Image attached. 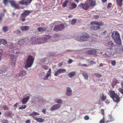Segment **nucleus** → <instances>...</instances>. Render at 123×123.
Here are the masks:
<instances>
[{"instance_id": "1", "label": "nucleus", "mask_w": 123, "mask_h": 123, "mask_svg": "<svg viewBox=\"0 0 123 123\" xmlns=\"http://www.w3.org/2000/svg\"><path fill=\"white\" fill-rule=\"evenodd\" d=\"M46 38H41L39 37H33L31 39V42L33 44H36L44 43L47 42V39H49L51 38L50 36L48 35Z\"/></svg>"}, {"instance_id": "2", "label": "nucleus", "mask_w": 123, "mask_h": 123, "mask_svg": "<svg viewBox=\"0 0 123 123\" xmlns=\"http://www.w3.org/2000/svg\"><path fill=\"white\" fill-rule=\"evenodd\" d=\"M111 35L112 38L117 45L122 47L120 49H123V47H122L121 40L119 33L117 31H114L112 32Z\"/></svg>"}, {"instance_id": "3", "label": "nucleus", "mask_w": 123, "mask_h": 123, "mask_svg": "<svg viewBox=\"0 0 123 123\" xmlns=\"http://www.w3.org/2000/svg\"><path fill=\"white\" fill-rule=\"evenodd\" d=\"M34 58L31 55H29L25 66V68H27L31 66L33 64Z\"/></svg>"}, {"instance_id": "4", "label": "nucleus", "mask_w": 123, "mask_h": 123, "mask_svg": "<svg viewBox=\"0 0 123 123\" xmlns=\"http://www.w3.org/2000/svg\"><path fill=\"white\" fill-rule=\"evenodd\" d=\"M90 36L86 33H85L83 34L80 37V39L79 41L80 42H84L87 41L89 37Z\"/></svg>"}, {"instance_id": "5", "label": "nucleus", "mask_w": 123, "mask_h": 123, "mask_svg": "<svg viewBox=\"0 0 123 123\" xmlns=\"http://www.w3.org/2000/svg\"><path fill=\"white\" fill-rule=\"evenodd\" d=\"M65 26L63 24H60L55 26L53 30L55 31H58L62 30L64 28Z\"/></svg>"}, {"instance_id": "6", "label": "nucleus", "mask_w": 123, "mask_h": 123, "mask_svg": "<svg viewBox=\"0 0 123 123\" xmlns=\"http://www.w3.org/2000/svg\"><path fill=\"white\" fill-rule=\"evenodd\" d=\"M79 7L81 8L82 9L84 10H87L89 8V6L86 1V2L84 3H81L78 6Z\"/></svg>"}, {"instance_id": "7", "label": "nucleus", "mask_w": 123, "mask_h": 123, "mask_svg": "<svg viewBox=\"0 0 123 123\" xmlns=\"http://www.w3.org/2000/svg\"><path fill=\"white\" fill-rule=\"evenodd\" d=\"M32 0H22L18 2V3L21 5L27 6L29 5L31 3Z\"/></svg>"}, {"instance_id": "8", "label": "nucleus", "mask_w": 123, "mask_h": 123, "mask_svg": "<svg viewBox=\"0 0 123 123\" xmlns=\"http://www.w3.org/2000/svg\"><path fill=\"white\" fill-rule=\"evenodd\" d=\"M66 71V70L64 69L60 68L58 69L54 74V75L57 76L60 73H64Z\"/></svg>"}, {"instance_id": "9", "label": "nucleus", "mask_w": 123, "mask_h": 123, "mask_svg": "<svg viewBox=\"0 0 123 123\" xmlns=\"http://www.w3.org/2000/svg\"><path fill=\"white\" fill-rule=\"evenodd\" d=\"M9 2L10 3L11 6L14 7L15 9H18L20 8V7L18 5L16 4L15 1L11 0L9 1Z\"/></svg>"}, {"instance_id": "10", "label": "nucleus", "mask_w": 123, "mask_h": 123, "mask_svg": "<svg viewBox=\"0 0 123 123\" xmlns=\"http://www.w3.org/2000/svg\"><path fill=\"white\" fill-rule=\"evenodd\" d=\"M61 107V105L60 104H55L52 106L50 109V110L51 111H52L57 110L60 108Z\"/></svg>"}, {"instance_id": "11", "label": "nucleus", "mask_w": 123, "mask_h": 123, "mask_svg": "<svg viewBox=\"0 0 123 123\" xmlns=\"http://www.w3.org/2000/svg\"><path fill=\"white\" fill-rule=\"evenodd\" d=\"M32 11L31 10H26L24 11V12L21 14V17L23 18L26 17L31 13Z\"/></svg>"}, {"instance_id": "12", "label": "nucleus", "mask_w": 123, "mask_h": 123, "mask_svg": "<svg viewBox=\"0 0 123 123\" xmlns=\"http://www.w3.org/2000/svg\"><path fill=\"white\" fill-rule=\"evenodd\" d=\"M89 6L94 7L96 5V1L92 0H87L86 1Z\"/></svg>"}, {"instance_id": "13", "label": "nucleus", "mask_w": 123, "mask_h": 123, "mask_svg": "<svg viewBox=\"0 0 123 123\" xmlns=\"http://www.w3.org/2000/svg\"><path fill=\"white\" fill-rule=\"evenodd\" d=\"M112 98L114 101L117 103H118L120 101V98L119 97V96L117 94L114 96V98Z\"/></svg>"}, {"instance_id": "14", "label": "nucleus", "mask_w": 123, "mask_h": 123, "mask_svg": "<svg viewBox=\"0 0 123 123\" xmlns=\"http://www.w3.org/2000/svg\"><path fill=\"white\" fill-rule=\"evenodd\" d=\"M91 25H96L98 26H102L103 23L102 22H99L97 21H93L90 22Z\"/></svg>"}, {"instance_id": "15", "label": "nucleus", "mask_w": 123, "mask_h": 123, "mask_svg": "<svg viewBox=\"0 0 123 123\" xmlns=\"http://www.w3.org/2000/svg\"><path fill=\"white\" fill-rule=\"evenodd\" d=\"M11 59V65L12 66H14L16 63V59L15 57L13 55L11 54L10 55Z\"/></svg>"}, {"instance_id": "16", "label": "nucleus", "mask_w": 123, "mask_h": 123, "mask_svg": "<svg viewBox=\"0 0 123 123\" xmlns=\"http://www.w3.org/2000/svg\"><path fill=\"white\" fill-rule=\"evenodd\" d=\"M108 93L110 97L112 98H114V96L117 94L116 93L115 91H113L112 89L110 90L109 91Z\"/></svg>"}, {"instance_id": "17", "label": "nucleus", "mask_w": 123, "mask_h": 123, "mask_svg": "<svg viewBox=\"0 0 123 123\" xmlns=\"http://www.w3.org/2000/svg\"><path fill=\"white\" fill-rule=\"evenodd\" d=\"M87 54L89 55H95L97 53V51L95 49L92 50H88L86 52Z\"/></svg>"}, {"instance_id": "18", "label": "nucleus", "mask_w": 123, "mask_h": 123, "mask_svg": "<svg viewBox=\"0 0 123 123\" xmlns=\"http://www.w3.org/2000/svg\"><path fill=\"white\" fill-rule=\"evenodd\" d=\"M30 96H29L27 97L23 98L21 100V102L23 104H25L28 101L30 98Z\"/></svg>"}, {"instance_id": "19", "label": "nucleus", "mask_w": 123, "mask_h": 123, "mask_svg": "<svg viewBox=\"0 0 123 123\" xmlns=\"http://www.w3.org/2000/svg\"><path fill=\"white\" fill-rule=\"evenodd\" d=\"M7 68L5 67H3L0 68V74H1L6 72Z\"/></svg>"}, {"instance_id": "20", "label": "nucleus", "mask_w": 123, "mask_h": 123, "mask_svg": "<svg viewBox=\"0 0 123 123\" xmlns=\"http://www.w3.org/2000/svg\"><path fill=\"white\" fill-rule=\"evenodd\" d=\"M5 116L7 117H11L13 116V114L11 111H8L5 113Z\"/></svg>"}, {"instance_id": "21", "label": "nucleus", "mask_w": 123, "mask_h": 123, "mask_svg": "<svg viewBox=\"0 0 123 123\" xmlns=\"http://www.w3.org/2000/svg\"><path fill=\"white\" fill-rule=\"evenodd\" d=\"M77 6V5L74 3H71L69 7V9L72 10L75 8Z\"/></svg>"}, {"instance_id": "22", "label": "nucleus", "mask_w": 123, "mask_h": 123, "mask_svg": "<svg viewBox=\"0 0 123 123\" xmlns=\"http://www.w3.org/2000/svg\"><path fill=\"white\" fill-rule=\"evenodd\" d=\"M33 119L39 123L43 122L45 121L43 119L40 118H37L36 117H33Z\"/></svg>"}, {"instance_id": "23", "label": "nucleus", "mask_w": 123, "mask_h": 123, "mask_svg": "<svg viewBox=\"0 0 123 123\" xmlns=\"http://www.w3.org/2000/svg\"><path fill=\"white\" fill-rule=\"evenodd\" d=\"M20 29L22 31H23L24 30H28L30 29V27L28 26H22L20 28Z\"/></svg>"}, {"instance_id": "24", "label": "nucleus", "mask_w": 123, "mask_h": 123, "mask_svg": "<svg viewBox=\"0 0 123 123\" xmlns=\"http://www.w3.org/2000/svg\"><path fill=\"white\" fill-rule=\"evenodd\" d=\"M26 74V72L25 70H23L20 71L19 73L18 77H22L25 76Z\"/></svg>"}, {"instance_id": "25", "label": "nucleus", "mask_w": 123, "mask_h": 123, "mask_svg": "<svg viewBox=\"0 0 123 123\" xmlns=\"http://www.w3.org/2000/svg\"><path fill=\"white\" fill-rule=\"evenodd\" d=\"M99 26H92L90 27V29L93 30H96L100 29V27Z\"/></svg>"}, {"instance_id": "26", "label": "nucleus", "mask_w": 123, "mask_h": 123, "mask_svg": "<svg viewBox=\"0 0 123 123\" xmlns=\"http://www.w3.org/2000/svg\"><path fill=\"white\" fill-rule=\"evenodd\" d=\"M72 93V91L70 88L68 87L67 89L66 94L67 95L70 96Z\"/></svg>"}, {"instance_id": "27", "label": "nucleus", "mask_w": 123, "mask_h": 123, "mask_svg": "<svg viewBox=\"0 0 123 123\" xmlns=\"http://www.w3.org/2000/svg\"><path fill=\"white\" fill-rule=\"evenodd\" d=\"M114 44L112 41L108 42L106 44V45L108 47V49H111L112 46H114Z\"/></svg>"}, {"instance_id": "28", "label": "nucleus", "mask_w": 123, "mask_h": 123, "mask_svg": "<svg viewBox=\"0 0 123 123\" xmlns=\"http://www.w3.org/2000/svg\"><path fill=\"white\" fill-rule=\"evenodd\" d=\"M123 0H116L117 5L120 7H121L122 5Z\"/></svg>"}, {"instance_id": "29", "label": "nucleus", "mask_w": 123, "mask_h": 123, "mask_svg": "<svg viewBox=\"0 0 123 123\" xmlns=\"http://www.w3.org/2000/svg\"><path fill=\"white\" fill-rule=\"evenodd\" d=\"M7 42L4 39H0V45L1 44L5 45L6 44Z\"/></svg>"}, {"instance_id": "30", "label": "nucleus", "mask_w": 123, "mask_h": 123, "mask_svg": "<svg viewBox=\"0 0 123 123\" xmlns=\"http://www.w3.org/2000/svg\"><path fill=\"white\" fill-rule=\"evenodd\" d=\"M38 31L39 32L44 31L46 30V29L44 27H39L37 28Z\"/></svg>"}, {"instance_id": "31", "label": "nucleus", "mask_w": 123, "mask_h": 123, "mask_svg": "<svg viewBox=\"0 0 123 123\" xmlns=\"http://www.w3.org/2000/svg\"><path fill=\"white\" fill-rule=\"evenodd\" d=\"M25 39H24L23 40H19L18 41V43L20 45H22L23 44H24L25 42Z\"/></svg>"}, {"instance_id": "32", "label": "nucleus", "mask_w": 123, "mask_h": 123, "mask_svg": "<svg viewBox=\"0 0 123 123\" xmlns=\"http://www.w3.org/2000/svg\"><path fill=\"white\" fill-rule=\"evenodd\" d=\"M39 114L38 113V112H34L30 114V116H31L32 117L33 119V117H35L34 116L39 115Z\"/></svg>"}, {"instance_id": "33", "label": "nucleus", "mask_w": 123, "mask_h": 123, "mask_svg": "<svg viewBox=\"0 0 123 123\" xmlns=\"http://www.w3.org/2000/svg\"><path fill=\"white\" fill-rule=\"evenodd\" d=\"M75 74V72H72L69 73L68 75V77L70 78H71Z\"/></svg>"}, {"instance_id": "34", "label": "nucleus", "mask_w": 123, "mask_h": 123, "mask_svg": "<svg viewBox=\"0 0 123 123\" xmlns=\"http://www.w3.org/2000/svg\"><path fill=\"white\" fill-rule=\"evenodd\" d=\"M100 98L102 100H106L107 98V97L106 95H105L104 93H102L100 96Z\"/></svg>"}, {"instance_id": "35", "label": "nucleus", "mask_w": 123, "mask_h": 123, "mask_svg": "<svg viewBox=\"0 0 123 123\" xmlns=\"http://www.w3.org/2000/svg\"><path fill=\"white\" fill-rule=\"evenodd\" d=\"M54 101L56 103H57L61 104L62 103V101L61 99H59L58 98L55 99H54Z\"/></svg>"}, {"instance_id": "36", "label": "nucleus", "mask_w": 123, "mask_h": 123, "mask_svg": "<svg viewBox=\"0 0 123 123\" xmlns=\"http://www.w3.org/2000/svg\"><path fill=\"white\" fill-rule=\"evenodd\" d=\"M82 74L85 79H88V75L87 73L84 72L82 73Z\"/></svg>"}, {"instance_id": "37", "label": "nucleus", "mask_w": 123, "mask_h": 123, "mask_svg": "<svg viewBox=\"0 0 123 123\" xmlns=\"http://www.w3.org/2000/svg\"><path fill=\"white\" fill-rule=\"evenodd\" d=\"M9 30L8 27L7 26L3 27L2 28V30L4 32H6L7 31Z\"/></svg>"}, {"instance_id": "38", "label": "nucleus", "mask_w": 123, "mask_h": 123, "mask_svg": "<svg viewBox=\"0 0 123 123\" xmlns=\"http://www.w3.org/2000/svg\"><path fill=\"white\" fill-rule=\"evenodd\" d=\"M50 75H49V74H47L46 75V76H45L43 78V79L44 80H46L48 79V78L49 76Z\"/></svg>"}, {"instance_id": "39", "label": "nucleus", "mask_w": 123, "mask_h": 123, "mask_svg": "<svg viewBox=\"0 0 123 123\" xmlns=\"http://www.w3.org/2000/svg\"><path fill=\"white\" fill-rule=\"evenodd\" d=\"M68 2V0H66L63 3L62 6L64 7H65L67 5V4Z\"/></svg>"}, {"instance_id": "40", "label": "nucleus", "mask_w": 123, "mask_h": 123, "mask_svg": "<svg viewBox=\"0 0 123 123\" xmlns=\"http://www.w3.org/2000/svg\"><path fill=\"white\" fill-rule=\"evenodd\" d=\"M94 74L96 77L98 78H100L102 76V75L101 74L97 73H95Z\"/></svg>"}, {"instance_id": "41", "label": "nucleus", "mask_w": 123, "mask_h": 123, "mask_svg": "<svg viewBox=\"0 0 123 123\" xmlns=\"http://www.w3.org/2000/svg\"><path fill=\"white\" fill-rule=\"evenodd\" d=\"M27 107V105H24L23 106V105H22L19 108V109H25Z\"/></svg>"}, {"instance_id": "42", "label": "nucleus", "mask_w": 123, "mask_h": 123, "mask_svg": "<svg viewBox=\"0 0 123 123\" xmlns=\"http://www.w3.org/2000/svg\"><path fill=\"white\" fill-rule=\"evenodd\" d=\"M3 108L4 110H8L9 109L8 107L7 106L5 105H3Z\"/></svg>"}, {"instance_id": "43", "label": "nucleus", "mask_w": 123, "mask_h": 123, "mask_svg": "<svg viewBox=\"0 0 123 123\" xmlns=\"http://www.w3.org/2000/svg\"><path fill=\"white\" fill-rule=\"evenodd\" d=\"M42 67V68L45 70H47L48 69V67L46 65H43Z\"/></svg>"}, {"instance_id": "44", "label": "nucleus", "mask_w": 123, "mask_h": 123, "mask_svg": "<svg viewBox=\"0 0 123 123\" xmlns=\"http://www.w3.org/2000/svg\"><path fill=\"white\" fill-rule=\"evenodd\" d=\"M105 118L104 116L103 118L101 119L99 122V123H105Z\"/></svg>"}, {"instance_id": "45", "label": "nucleus", "mask_w": 123, "mask_h": 123, "mask_svg": "<svg viewBox=\"0 0 123 123\" xmlns=\"http://www.w3.org/2000/svg\"><path fill=\"white\" fill-rule=\"evenodd\" d=\"M76 22V19H74L72 20L71 22V24L72 25H74L75 24Z\"/></svg>"}, {"instance_id": "46", "label": "nucleus", "mask_w": 123, "mask_h": 123, "mask_svg": "<svg viewBox=\"0 0 123 123\" xmlns=\"http://www.w3.org/2000/svg\"><path fill=\"white\" fill-rule=\"evenodd\" d=\"M111 65L113 66H115L116 64V62L115 60L113 61L111 63Z\"/></svg>"}, {"instance_id": "47", "label": "nucleus", "mask_w": 123, "mask_h": 123, "mask_svg": "<svg viewBox=\"0 0 123 123\" xmlns=\"http://www.w3.org/2000/svg\"><path fill=\"white\" fill-rule=\"evenodd\" d=\"M109 118L110 119V120L111 121L112 120V122L114 120V119L113 118L112 116L111 115H109Z\"/></svg>"}, {"instance_id": "48", "label": "nucleus", "mask_w": 123, "mask_h": 123, "mask_svg": "<svg viewBox=\"0 0 123 123\" xmlns=\"http://www.w3.org/2000/svg\"><path fill=\"white\" fill-rule=\"evenodd\" d=\"M8 1V0H3V3L6 6L7 4Z\"/></svg>"}, {"instance_id": "49", "label": "nucleus", "mask_w": 123, "mask_h": 123, "mask_svg": "<svg viewBox=\"0 0 123 123\" xmlns=\"http://www.w3.org/2000/svg\"><path fill=\"white\" fill-rule=\"evenodd\" d=\"M111 5L112 4L111 3H109L107 6V8L108 9L110 8L111 6Z\"/></svg>"}, {"instance_id": "50", "label": "nucleus", "mask_w": 123, "mask_h": 123, "mask_svg": "<svg viewBox=\"0 0 123 123\" xmlns=\"http://www.w3.org/2000/svg\"><path fill=\"white\" fill-rule=\"evenodd\" d=\"M119 91L121 92V93L123 94V89L121 88H119L118 89Z\"/></svg>"}, {"instance_id": "51", "label": "nucleus", "mask_w": 123, "mask_h": 123, "mask_svg": "<svg viewBox=\"0 0 123 123\" xmlns=\"http://www.w3.org/2000/svg\"><path fill=\"white\" fill-rule=\"evenodd\" d=\"M114 82L116 84L119 83H120V81L119 80L115 79L114 80Z\"/></svg>"}, {"instance_id": "52", "label": "nucleus", "mask_w": 123, "mask_h": 123, "mask_svg": "<svg viewBox=\"0 0 123 123\" xmlns=\"http://www.w3.org/2000/svg\"><path fill=\"white\" fill-rule=\"evenodd\" d=\"M4 14H0V22L1 21L3 17L4 16Z\"/></svg>"}, {"instance_id": "53", "label": "nucleus", "mask_w": 123, "mask_h": 123, "mask_svg": "<svg viewBox=\"0 0 123 123\" xmlns=\"http://www.w3.org/2000/svg\"><path fill=\"white\" fill-rule=\"evenodd\" d=\"M89 117L87 115L86 116L84 117V118L86 120H88L89 119Z\"/></svg>"}, {"instance_id": "54", "label": "nucleus", "mask_w": 123, "mask_h": 123, "mask_svg": "<svg viewBox=\"0 0 123 123\" xmlns=\"http://www.w3.org/2000/svg\"><path fill=\"white\" fill-rule=\"evenodd\" d=\"M101 114L102 115H104V110L103 109H101Z\"/></svg>"}, {"instance_id": "55", "label": "nucleus", "mask_w": 123, "mask_h": 123, "mask_svg": "<svg viewBox=\"0 0 123 123\" xmlns=\"http://www.w3.org/2000/svg\"><path fill=\"white\" fill-rule=\"evenodd\" d=\"M103 55L105 57H110V56L106 54V53H105V54H103Z\"/></svg>"}, {"instance_id": "56", "label": "nucleus", "mask_w": 123, "mask_h": 123, "mask_svg": "<svg viewBox=\"0 0 123 123\" xmlns=\"http://www.w3.org/2000/svg\"><path fill=\"white\" fill-rule=\"evenodd\" d=\"M99 16L98 15H96L94 16V18L96 19H98L99 18Z\"/></svg>"}, {"instance_id": "57", "label": "nucleus", "mask_w": 123, "mask_h": 123, "mask_svg": "<svg viewBox=\"0 0 123 123\" xmlns=\"http://www.w3.org/2000/svg\"><path fill=\"white\" fill-rule=\"evenodd\" d=\"M2 122L3 123H7L8 121L6 119H4L2 121Z\"/></svg>"}, {"instance_id": "58", "label": "nucleus", "mask_w": 123, "mask_h": 123, "mask_svg": "<svg viewBox=\"0 0 123 123\" xmlns=\"http://www.w3.org/2000/svg\"><path fill=\"white\" fill-rule=\"evenodd\" d=\"M51 69L49 68V70L48 71V73H47V74H49V75H51Z\"/></svg>"}, {"instance_id": "59", "label": "nucleus", "mask_w": 123, "mask_h": 123, "mask_svg": "<svg viewBox=\"0 0 123 123\" xmlns=\"http://www.w3.org/2000/svg\"><path fill=\"white\" fill-rule=\"evenodd\" d=\"M91 64H95L96 63L95 62H94V61H93L92 60H90L89 62Z\"/></svg>"}, {"instance_id": "60", "label": "nucleus", "mask_w": 123, "mask_h": 123, "mask_svg": "<svg viewBox=\"0 0 123 123\" xmlns=\"http://www.w3.org/2000/svg\"><path fill=\"white\" fill-rule=\"evenodd\" d=\"M105 102L107 104H109L110 102L108 100L106 99V100Z\"/></svg>"}, {"instance_id": "61", "label": "nucleus", "mask_w": 123, "mask_h": 123, "mask_svg": "<svg viewBox=\"0 0 123 123\" xmlns=\"http://www.w3.org/2000/svg\"><path fill=\"white\" fill-rule=\"evenodd\" d=\"M73 60L70 59H69L68 61V63L69 64H70L72 62Z\"/></svg>"}, {"instance_id": "62", "label": "nucleus", "mask_w": 123, "mask_h": 123, "mask_svg": "<svg viewBox=\"0 0 123 123\" xmlns=\"http://www.w3.org/2000/svg\"><path fill=\"white\" fill-rule=\"evenodd\" d=\"M46 109H43L42 110V112L44 114H45L46 113Z\"/></svg>"}, {"instance_id": "63", "label": "nucleus", "mask_w": 123, "mask_h": 123, "mask_svg": "<svg viewBox=\"0 0 123 123\" xmlns=\"http://www.w3.org/2000/svg\"><path fill=\"white\" fill-rule=\"evenodd\" d=\"M22 18V21L23 22L25 21L26 20L25 19V17Z\"/></svg>"}, {"instance_id": "64", "label": "nucleus", "mask_w": 123, "mask_h": 123, "mask_svg": "<svg viewBox=\"0 0 123 123\" xmlns=\"http://www.w3.org/2000/svg\"><path fill=\"white\" fill-rule=\"evenodd\" d=\"M46 60V58H43V62H45Z\"/></svg>"}]
</instances>
